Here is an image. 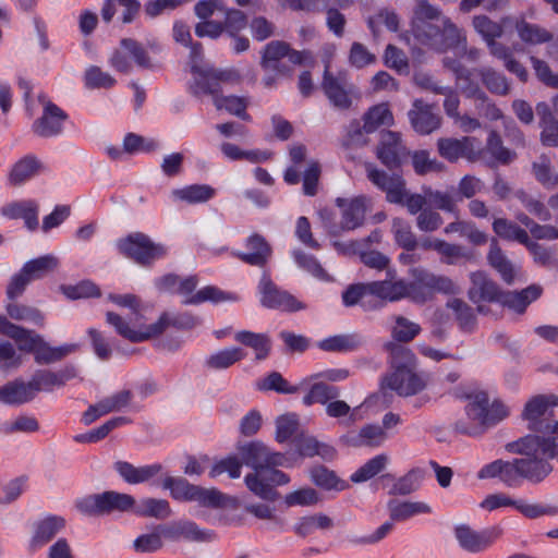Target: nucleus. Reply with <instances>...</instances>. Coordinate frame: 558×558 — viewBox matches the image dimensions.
<instances>
[{
    "label": "nucleus",
    "instance_id": "obj_1",
    "mask_svg": "<svg viewBox=\"0 0 558 558\" xmlns=\"http://www.w3.org/2000/svg\"><path fill=\"white\" fill-rule=\"evenodd\" d=\"M553 471L551 464L529 456L509 461L501 459L485 464L477 473L480 480L499 478L508 487H519L523 480L533 484L543 482Z\"/></svg>",
    "mask_w": 558,
    "mask_h": 558
},
{
    "label": "nucleus",
    "instance_id": "obj_2",
    "mask_svg": "<svg viewBox=\"0 0 558 558\" xmlns=\"http://www.w3.org/2000/svg\"><path fill=\"white\" fill-rule=\"evenodd\" d=\"M106 322L114 327L116 331L123 338L133 343H138L161 335L168 327L172 326L178 329H193L202 324V319L185 312L171 315L165 312L159 319L150 325L144 326L138 330L130 328L128 323L114 312L106 313Z\"/></svg>",
    "mask_w": 558,
    "mask_h": 558
},
{
    "label": "nucleus",
    "instance_id": "obj_3",
    "mask_svg": "<svg viewBox=\"0 0 558 558\" xmlns=\"http://www.w3.org/2000/svg\"><path fill=\"white\" fill-rule=\"evenodd\" d=\"M288 58L292 64H303L312 59L307 50L299 51L282 40H272L262 50L260 68L264 71L262 83L266 88H274L283 76H291L293 69L283 62Z\"/></svg>",
    "mask_w": 558,
    "mask_h": 558
},
{
    "label": "nucleus",
    "instance_id": "obj_4",
    "mask_svg": "<svg viewBox=\"0 0 558 558\" xmlns=\"http://www.w3.org/2000/svg\"><path fill=\"white\" fill-rule=\"evenodd\" d=\"M411 31L422 45L437 52H445L456 48L463 39L461 31L449 17L426 22H412Z\"/></svg>",
    "mask_w": 558,
    "mask_h": 558
},
{
    "label": "nucleus",
    "instance_id": "obj_5",
    "mask_svg": "<svg viewBox=\"0 0 558 558\" xmlns=\"http://www.w3.org/2000/svg\"><path fill=\"white\" fill-rule=\"evenodd\" d=\"M469 398L470 402L466 405V414L470 420L481 427V430L477 428H469L463 423H458L457 429L462 434H481L485 429L501 422L509 414L507 407L500 401L495 400L490 403L487 393L484 391L476 392Z\"/></svg>",
    "mask_w": 558,
    "mask_h": 558
},
{
    "label": "nucleus",
    "instance_id": "obj_6",
    "mask_svg": "<svg viewBox=\"0 0 558 558\" xmlns=\"http://www.w3.org/2000/svg\"><path fill=\"white\" fill-rule=\"evenodd\" d=\"M193 81L191 93L198 97L203 94L219 96L221 83H239L240 75L233 70H218L209 65H192Z\"/></svg>",
    "mask_w": 558,
    "mask_h": 558
},
{
    "label": "nucleus",
    "instance_id": "obj_7",
    "mask_svg": "<svg viewBox=\"0 0 558 558\" xmlns=\"http://www.w3.org/2000/svg\"><path fill=\"white\" fill-rule=\"evenodd\" d=\"M118 247L124 256L141 265H149L167 253L163 245L153 242L148 235L141 232L132 233L120 240Z\"/></svg>",
    "mask_w": 558,
    "mask_h": 558
},
{
    "label": "nucleus",
    "instance_id": "obj_8",
    "mask_svg": "<svg viewBox=\"0 0 558 558\" xmlns=\"http://www.w3.org/2000/svg\"><path fill=\"white\" fill-rule=\"evenodd\" d=\"M556 405H558L556 396L538 395L530 399L522 412V418L527 422V428L547 434L550 421L555 417L554 407Z\"/></svg>",
    "mask_w": 558,
    "mask_h": 558
},
{
    "label": "nucleus",
    "instance_id": "obj_9",
    "mask_svg": "<svg viewBox=\"0 0 558 558\" xmlns=\"http://www.w3.org/2000/svg\"><path fill=\"white\" fill-rule=\"evenodd\" d=\"M508 452L529 456L549 463V459H558V437L544 438L536 435H526L506 445Z\"/></svg>",
    "mask_w": 558,
    "mask_h": 558
},
{
    "label": "nucleus",
    "instance_id": "obj_10",
    "mask_svg": "<svg viewBox=\"0 0 558 558\" xmlns=\"http://www.w3.org/2000/svg\"><path fill=\"white\" fill-rule=\"evenodd\" d=\"M480 506L488 511H493L501 507H513L527 519H538L545 515L558 514L557 506L529 502L524 499H512L502 493L488 495Z\"/></svg>",
    "mask_w": 558,
    "mask_h": 558
},
{
    "label": "nucleus",
    "instance_id": "obj_11",
    "mask_svg": "<svg viewBox=\"0 0 558 558\" xmlns=\"http://www.w3.org/2000/svg\"><path fill=\"white\" fill-rule=\"evenodd\" d=\"M130 59L140 68H155L153 59L141 43L132 38H123L120 41V48L112 53L110 64L119 72L130 73L132 70Z\"/></svg>",
    "mask_w": 558,
    "mask_h": 558
},
{
    "label": "nucleus",
    "instance_id": "obj_12",
    "mask_svg": "<svg viewBox=\"0 0 558 558\" xmlns=\"http://www.w3.org/2000/svg\"><path fill=\"white\" fill-rule=\"evenodd\" d=\"M320 87L330 105L338 110H349L353 104L355 86L349 82L345 72L338 75H323Z\"/></svg>",
    "mask_w": 558,
    "mask_h": 558
},
{
    "label": "nucleus",
    "instance_id": "obj_13",
    "mask_svg": "<svg viewBox=\"0 0 558 558\" xmlns=\"http://www.w3.org/2000/svg\"><path fill=\"white\" fill-rule=\"evenodd\" d=\"M425 386V379L416 371H397L390 372L381 378L380 391L384 397H388L389 391H393L400 397H410L421 392Z\"/></svg>",
    "mask_w": 558,
    "mask_h": 558
},
{
    "label": "nucleus",
    "instance_id": "obj_14",
    "mask_svg": "<svg viewBox=\"0 0 558 558\" xmlns=\"http://www.w3.org/2000/svg\"><path fill=\"white\" fill-rule=\"evenodd\" d=\"M501 534L502 530L498 526L486 529L482 532L472 529L465 523L458 524L454 527V536L460 547L472 554L484 551Z\"/></svg>",
    "mask_w": 558,
    "mask_h": 558
},
{
    "label": "nucleus",
    "instance_id": "obj_15",
    "mask_svg": "<svg viewBox=\"0 0 558 558\" xmlns=\"http://www.w3.org/2000/svg\"><path fill=\"white\" fill-rule=\"evenodd\" d=\"M258 290L262 294L260 303L267 308L295 312L305 307L292 294L280 290L266 275L260 278Z\"/></svg>",
    "mask_w": 558,
    "mask_h": 558
},
{
    "label": "nucleus",
    "instance_id": "obj_16",
    "mask_svg": "<svg viewBox=\"0 0 558 558\" xmlns=\"http://www.w3.org/2000/svg\"><path fill=\"white\" fill-rule=\"evenodd\" d=\"M452 64L451 71L454 74L457 87L461 93L466 98H473L483 104L487 102V116L490 119L497 120L501 118V111L495 105L488 102V97L485 92L482 90L478 83L471 78V71L458 61H452Z\"/></svg>",
    "mask_w": 558,
    "mask_h": 558
},
{
    "label": "nucleus",
    "instance_id": "obj_17",
    "mask_svg": "<svg viewBox=\"0 0 558 558\" xmlns=\"http://www.w3.org/2000/svg\"><path fill=\"white\" fill-rule=\"evenodd\" d=\"M197 287V278L194 276L187 277L185 279L179 278V284L177 292L181 295H185L186 299L183 301L185 305H196L207 301L218 303L227 300H232V298L221 291L220 289L214 286H207L196 293H193L195 288Z\"/></svg>",
    "mask_w": 558,
    "mask_h": 558
},
{
    "label": "nucleus",
    "instance_id": "obj_18",
    "mask_svg": "<svg viewBox=\"0 0 558 558\" xmlns=\"http://www.w3.org/2000/svg\"><path fill=\"white\" fill-rule=\"evenodd\" d=\"M44 105L43 114L34 121L33 132L39 137H53L63 130V123L68 114L53 102L40 98Z\"/></svg>",
    "mask_w": 558,
    "mask_h": 558
},
{
    "label": "nucleus",
    "instance_id": "obj_19",
    "mask_svg": "<svg viewBox=\"0 0 558 558\" xmlns=\"http://www.w3.org/2000/svg\"><path fill=\"white\" fill-rule=\"evenodd\" d=\"M133 398L131 390H120L114 395L108 396L95 404H92L82 415V421L85 425H90L97 418L109 414L111 412H118L126 408Z\"/></svg>",
    "mask_w": 558,
    "mask_h": 558
},
{
    "label": "nucleus",
    "instance_id": "obj_20",
    "mask_svg": "<svg viewBox=\"0 0 558 558\" xmlns=\"http://www.w3.org/2000/svg\"><path fill=\"white\" fill-rule=\"evenodd\" d=\"M536 114L539 118L541 142L545 146H558V95L553 98V107L541 101L536 105Z\"/></svg>",
    "mask_w": 558,
    "mask_h": 558
},
{
    "label": "nucleus",
    "instance_id": "obj_21",
    "mask_svg": "<svg viewBox=\"0 0 558 558\" xmlns=\"http://www.w3.org/2000/svg\"><path fill=\"white\" fill-rule=\"evenodd\" d=\"M408 150L401 142L400 134L391 131L381 133L377 146V158L389 169L398 168L408 156Z\"/></svg>",
    "mask_w": 558,
    "mask_h": 558
},
{
    "label": "nucleus",
    "instance_id": "obj_22",
    "mask_svg": "<svg viewBox=\"0 0 558 558\" xmlns=\"http://www.w3.org/2000/svg\"><path fill=\"white\" fill-rule=\"evenodd\" d=\"M408 118L415 132L427 135L436 131L441 123L439 114L434 112V106L422 99H415L408 112Z\"/></svg>",
    "mask_w": 558,
    "mask_h": 558
},
{
    "label": "nucleus",
    "instance_id": "obj_23",
    "mask_svg": "<svg viewBox=\"0 0 558 558\" xmlns=\"http://www.w3.org/2000/svg\"><path fill=\"white\" fill-rule=\"evenodd\" d=\"M0 332L13 339L21 351L33 353L34 355L44 339L34 330L17 326L2 315H0Z\"/></svg>",
    "mask_w": 558,
    "mask_h": 558
},
{
    "label": "nucleus",
    "instance_id": "obj_24",
    "mask_svg": "<svg viewBox=\"0 0 558 558\" xmlns=\"http://www.w3.org/2000/svg\"><path fill=\"white\" fill-rule=\"evenodd\" d=\"M385 280L369 282L371 295H375L383 301L397 302L405 299L407 281L397 278L395 269H387Z\"/></svg>",
    "mask_w": 558,
    "mask_h": 558
},
{
    "label": "nucleus",
    "instance_id": "obj_25",
    "mask_svg": "<svg viewBox=\"0 0 558 558\" xmlns=\"http://www.w3.org/2000/svg\"><path fill=\"white\" fill-rule=\"evenodd\" d=\"M543 292L538 284H531L521 291H501L497 303L518 314H523L526 307L537 300Z\"/></svg>",
    "mask_w": 558,
    "mask_h": 558
},
{
    "label": "nucleus",
    "instance_id": "obj_26",
    "mask_svg": "<svg viewBox=\"0 0 558 558\" xmlns=\"http://www.w3.org/2000/svg\"><path fill=\"white\" fill-rule=\"evenodd\" d=\"M470 278L472 286L468 294L472 302H498L502 290L484 271L472 272Z\"/></svg>",
    "mask_w": 558,
    "mask_h": 558
},
{
    "label": "nucleus",
    "instance_id": "obj_27",
    "mask_svg": "<svg viewBox=\"0 0 558 558\" xmlns=\"http://www.w3.org/2000/svg\"><path fill=\"white\" fill-rule=\"evenodd\" d=\"M368 199L365 196H357L350 202L343 198H337L339 207H343L340 230H354L363 225Z\"/></svg>",
    "mask_w": 558,
    "mask_h": 558
},
{
    "label": "nucleus",
    "instance_id": "obj_28",
    "mask_svg": "<svg viewBox=\"0 0 558 558\" xmlns=\"http://www.w3.org/2000/svg\"><path fill=\"white\" fill-rule=\"evenodd\" d=\"M293 445L301 458L320 457L326 461H330L336 457V449L330 445L318 441L314 436L301 432L293 438Z\"/></svg>",
    "mask_w": 558,
    "mask_h": 558
},
{
    "label": "nucleus",
    "instance_id": "obj_29",
    "mask_svg": "<svg viewBox=\"0 0 558 558\" xmlns=\"http://www.w3.org/2000/svg\"><path fill=\"white\" fill-rule=\"evenodd\" d=\"M366 172L368 180L386 193V198L389 203L400 199V191L405 184L404 180L400 175H389L373 165L366 166Z\"/></svg>",
    "mask_w": 558,
    "mask_h": 558
},
{
    "label": "nucleus",
    "instance_id": "obj_30",
    "mask_svg": "<svg viewBox=\"0 0 558 558\" xmlns=\"http://www.w3.org/2000/svg\"><path fill=\"white\" fill-rule=\"evenodd\" d=\"M114 470L118 474L129 484L136 485L149 482L153 477L159 474L162 465L159 463L135 466L126 461H117Z\"/></svg>",
    "mask_w": 558,
    "mask_h": 558
},
{
    "label": "nucleus",
    "instance_id": "obj_31",
    "mask_svg": "<svg viewBox=\"0 0 558 558\" xmlns=\"http://www.w3.org/2000/svg\"><path fill=\"white\" fill-rule=\"evenodd\" d=\"M248 252L238 253V257L252 266L263 267L271 256V247L258 233L252 234L246 241Z\"/></svg>",
    "mask_w": 558,
    "mask_h": 558
},
{
    "label": "nucleus",
    "instance_id": "obj_32",
    "mask_svg": "<svg viewBox=\"0 0 558 558\" xmlns=\"http://www.w3.org/2000/svg\"><path fill=\"white\" fill-rule=\"evenodd\" d=\"M242 462L255 472L267 470L269 447L259 440L250 441L238 447Z\"/></svg>",
    "mask_w": 558,
    "mask_h": 558
},
{
    "label": "nucleus",
    "instance_id": "obj_33",
    "mask_svg": "<svg viewBox=\"0 0 558 558\" xmlns=\"http://www.w3.org/2000/svg\"><path fill=\"white\" fill-rule=\"evenodd\" d=\"M44 169L45 166L37 157L27 155L13 165L8 178L9 183L12 186H20Z\"/></svg>",
    "mask_w": 558,
    "mask_h": 558
},
{
    "label": "nucleus",
    "instance_id": "obj_34",
    "mask_svg": "<svg viewBox=\"0 0 558 558\" xmlns=\"http://www.w3.org/2000/svg\"><path fill=\"white\" fill-rule=\"evenodd\" d=\"M80 349L77 343H64L59 347L50 345L43 339L34 360L39 365H49L62 361L66 356L75 353Z\"/></svg>",
    "mask_w": 558,
    "mask_h": 558
},
{
    "label": "nucleus",
    "instance_id": "obj_35",
    "mask_svg": "<svg viewBox=\"0 0 558 558\" xmlns=\"http://www.w3.org/2000/svg\"><path fill=\"white\" fill-rule=\"evenodd\" d=\"M385 350L389 354L391 372L415 371L416 359L412 350L396 342H387Z\"/></svg>",
    "mask_w": 558,
    "mask_h": 558
},
{
    "label": "nucleus",
    "instance_id": "obj_36",
    "mask_svg": "<svg viewBox=\"0 0 558 558\" xmlns=\"http://www.w3.org/2000/svg\"><path fill=\"white\" fill-rule=\"evenodd\" d=\"M65 526V520L62 517L51 515L38 521L35 525L32 545L34 547L43 546L50 542Z\"/></svg>",
    "mask_w": 558,
    "mask_h": 558
},
{
    "label": "nucleus",
    "instance_id": "obj_37",
    "mask_svg": "<svg viewBox=\"0 0 558 558\" xmlns=\"http://www.w3.org/2000/svg\"><path fill=\"white\" fill-rule=\"evenodd\" d=\"M413 281H407L405 299H410L416 304H424L434 299L432 288L425 284L427 281V270L414 269L412 271Z\"/></svg>",
    "mask_w": 558,
    "mask_h": 558
},
{
    "label": "nucleus",
    "instance_id": "obj_38",
    "mask_svg": "<svg viewBox=\"0 0 558 558\" xmlns=\"http://www.w3.org/2000/svg\"><path fill=\"white\" fill-rule=\"evenodd\" d=\"M34 399L29 383L21 379L9 381L0 387V402L5 404H23Z\"/></svg>",
    "mask_w": 558,
    "mask_h": 558
},
{
    "label": "nucleus",
    "instance_id": "obj_39",
    "mask_svg": "<svg viewBox=\"0 0 558 558\" xmlns=\"http://www.w3.org/2000/svg\"><path fill=\"white\" fill-rule=\"evenodd\" d=\"M421 326L403 315H393L390 327L392 342L402 344L414 340L421 332Z\"/></svg>",
    "mask_w": 558,
    "mask_h": 558
},
{
    "label": "nucleus",
    "instance_id": "obj_40",
    "mask_svg": "<svg viewBox=\"0 0 558 558\" xmlns=\"http://www.w3.org/2000/svg\"><path fill=\"white\" fill-rule=\"evenodd\" d=\"M216 195V190L207 184H192L182 189L172 190L171 196L175 201L187 204L206 203Z\"/></svg>",
    "mask_w": 558,
    "mask_h": 558
},
{
    "label": "nucleus",
    "instance_id": "obj_41",
    "mask_svg": "<svg viewBox=\"0 0 558 558\" xmlns=\"http://www.w3.org/2000/svg\"><path fill=\"white\" fill-rule=\"evenodd\" d=\"M387 506L391 521H405L413 515L432 512V508L421 501L390 500Z\"/></svg>",
    "mask_w": 558,
    "mask_h": 558
},
{
    "label": "nucleus",
    "instance_id": "obj_42",
    "mask_svg": "<svg viewBox=\"0 0 558 558\" xmlns=\"http://www.w3.org/2000/svg\"><path fill=\"white\" fill-rule=\"evenodd\" d=\"M487 259L492 267H494L501 276L505 282L511 284L514 281L515 269L512 263L504 254L498 245L496 239L490 241V247L487 255Z\"/></svg>",
    "mask_w": 558,
    "mask_h": 558
},
{
    "label": "nucleus",
    "instance_id": "obj_43",
    "mask_svg": "<svg viewBox=\"0 0 558 558\" xmlns=\"http://www.w3.org/2000/svg\"><path fill=\"white\" fill-rule=\"evenodd\" d=\"M100 496L104 514L112 512H134L135 499L129 494L107 490L101 493Z\"/></svg>",
    "mask_w": 558,
    "mask_h": 558
},
{
    "label": "nucleus",
    "instance_id": "obj_44",
    "mask_svg": "<svg viewBox=\"0 0 558 558\" xmlns=\"http://www.w3.org/2000/svg\"><path fill=\"white\" fill-rule=\"evenodd\" d=\"M393 123V116L387 104L373 106L363 116L362 130L365 133H373L378 128L389 126Z\"/></svg>",
    "mask_w": 558,
    "mask_h": 558
},
{
    "label": "nucleus",
    "instance_id": "obj_45",
    "mask_svg": "<svg viewBox=\"0 0 558 558\" xmlns=\"http://www.w3.org/2000/svg\"><path fill=\"white\" fill-rule=\"evenodd\" d=\"M446 306L452 311L462 331L471 332L475 329L476 316L473 308L465 301L452 298L447 301Z\"/></svg>",
    "mask_w": 558,
    "mask_h": 558
},
{
    "label": "nucleus",
    "instance_id": "obj_46",
    "mask_svg": "<svg viewBox=\"0 0 558 558\" xmlns=\"http://www.w3.org/2000/svg\"><path fill=\"white\" fill-rule=\"evenodd\" d=\"M532 174L545 189L551 190L558 185V173L554 170L551 159L545 154L532 162Z\"/></svg>",
    "mask_w": 558,
    "mask_h": 558
},
{
    "label": "nucleus",
    "instance_id": "obj_47",
    "mask_svg": "<svg viewBox=\"0 0 558 558\" xmlns=\"http://www.w3.org/2000/svg\"><path fill=\"white\" fill-rule=\"evenodd\" d=\"M519 38L527 45H541L553 39V34L546 28L519 20L514 24Z\"/></svg>",
    "mask_w": 558,
    "mask_h": 558
},
{
    "label": "nucleus",
    "instance_id": "obj_48",
    "mask_svg": "<svg viewBox=\"0 0 558 558\" xmlns=\"http://www.w3.org/2000/svg\"><path fill=\"white\" fill-rule=\"evenodd\" d=\"M244 482L247 486V488L257 497L268 500V501H275L278 499L279 494L277 490L270 485V483L267 481L265 471H258L248 473Z\"/></svg>",
    "mask_w": 558,
    "mask_h": 558
},
{
    "label": "nucleus",
    "instance_id": "obj_49",
    "mask_svg": "<svg viewBox=\"0 0 558 558\" xmlns=\"http://www.w3.org/2000/svg\"><path fill=\"white\" fill-rule=\"evenodd\" d=\"M439 155L453 162L462 157H466L471 148V138H439L437 142Z\"/></svg>",
    "mask_w": 558,
    "mask_h": 558
},
{
    "label": "nucleus",
    "instance_id": "obj_50",
    "mask_svg": "<svg viewBox=\"0 0 558 558\" xmlns=\"http://www.w3.org/2000/svg\"><path fill=\"white\" fill-rule=\"evenodd\" d=\"M5 310L9 317L14 320L27 322L38 327L45 325V316L36 307L20 304L13 300L7 304Z\"/></svg>",
    "mask_w": 558,
    "mask_h": 558
},
{
    "label": "nucleus",
    "instance_id": "obj_51",
    "mask_svg": "<svg viewBox=\"0 0 558 558\" xmlns=\"http://www.w3.org/2000/svg\"><path fill=\"white\" fill-rule=\"evenodd\" d=\"M444 232L446 234L459 233L474 245H482L487 241L486 234L482 232L474 222L469 220H456L450 222L445 227Z\"/></svg>",
    "mask_w": 558,
    "mask_h": 558
},
{
    "label": "nucleus",
    "instance_id": "obj_52",
    "mask_svg": "<svg viewBox=\"0 0 558 558\" xmlns=\"http://www.w3.org/2000/svg\"><path fill=\"white\" fill-rule=\"evenodd\" d=\"M494 232L501 239L507 241H517L520 244L529 243V233L519 227L515 222L506 218H497L493 222Z\"/></svg>",
    "mask_w": 558,
    "mask_h": 558
},
{
    "label": "nucleus",
    "instance_id": "obj_53",
    "mask_svg": "<svg viewBox=\"0 0 558 558\" xmlns=\"http://www.w3.org/2000/svg\"><path fill=\"white\" fill-rule=\"evenodd\" d=\"M234 339L235 341L255 350L257 360L266 359L269 353L270 340L264 333L241 330L234 335Z\"/></svg>",
    "mask_w": 558,
    "mask_h": 558
},
{
    "label": "nucleus",
    "instance_id": "obj_54",
    "mask_svg": "<svg viewBox=\"0 0 558 558\" xmlns=\"http://www.w3.org/2000/svg\"><path fill=\"white\" fill-rule=\"evenodd\" d=\"M59 259L53 255H45L31 259L24 264L22 269L32 281L41 279L46 275L57 269Z\"/></svg>",
    "mask_w": 558,
    "mask_h": 558
},
{
    "label": "nucleus",
    "instance_id": "obj_55",
    "mask_svg": "<svg viewBox=\"0 0 558 558\" xmlns=\"http://www.w3.org/2000/svg\"><path fill=\"white\" fill-rule=\"evenodd\" d=\"M391 232L396 243L405 251H414L418 243L411 225L402 218H393L391 221Z\"/></svg>",
    "mask_w": 558,
    "mask_h": 558
},
{
    "label": "nucleus",
    "instance_id": "obj_56",
    "mask_svg": "<svg viewBox=\"0 0 558 558\" xmlns=\"http://www.w3.org/2000/svg\"><path fill=\"white\" fill-rule=\"evenodd\" d=\"M310 476L313 483L324 489L343 490L348 484L338 478L336 473L326 466L316 465L311 469Z\"/></svg>",
    "mask_w": 558,
    "mask_h": 558
},
{
    "label": "nucleus",
    "instance_id": "obj_57",
    "mask_svg": "<svg viewBox=\"0 0 558 558\" xmlns=\"http://www.w3.org/2000/svg\"><path fill=\"white\" fill-rule=\"evenodd\" d=\"M214 105L217 110H226L230 114L236 116L243 120H248L250 116L246 113L248 99L239 96H215Z\"/></svg>",
    "mask_w": 558,
    "mask_h": 558
},
{
    "label": "nucleus",
    "instance_id": "obj_58",
    "mask_svg": "<svg viewBox=\"0 0 558 558\" xmlns=\"http://www.w3.org/2000/svg\"><path fill=\"white\" fill-rule=\"evenodd\" d=\"M364 343L359 335H338L323 340L319 348L324 351H353Z\"/></svg>",
    "mask_w": 558,
    "mask_h": 558
},
{
    "label": "nucleus",
    "instance_id": "obj_59",
    "mask_svg": "<svg viewBox=\"0 0 558 558\" xmlns=\"http://www.w3.org/2000/svg\"><path fill=\"white\" fill-rule=\"evenodd\" d=\"M245 356L240 348H228L207 357L205 365L210 369H225L241 361Z\"/></svg>",
    "mask_w": 558,
    "mask_h": 558
},
{
    "label": "nucleus",
    "instance_id": "obj_60",
    "mask_svg": "<svg viewBox=\"0 0 558 558\" xmlns=\"http://www.w3.org/2000/svg\"><path fill=\"white\" fill-rule=\"evenodd\" d=\"M169 502L165 499L145 498L135 502L134 513L143 517L165 519L170 514Z\"/></svg>",
    "mask_w": 558,
    "mask_h": 558
},
{
    "label": "nucleus",
    "instance_id": "obj_61",
    "mask_svg": "<svg viewBox=\"0 0 558 558\" xmlns=\"http://www.w3.org/2000/svg\"><path fill=\"white\" fill-rule=\"evenodd\" d=\"M472 25L486 44L498 39L504 35L502 24L493 21L484 14L475 15L472 20Z\"/></svg>",
    "mask_w": 558,
    "mask_h": 558
},
{
    "label": "nucleus",
    "instance_id": "obj_62",
    "mask_svg": "<svg viewBox=\"0 0 558 558\" xmlns=\"http://www.w3.org/2000/svg\"><path fill=\"white\" fill-rule=\"evenodd\" d=\"M478 75L487 89L497 95L505 96L510 90V85L507 77L495 71L492 68H482L478 70Z\"/></svg>",
    "mask_w": 558,
    "mask_h": 558
},
{
    "label": "nucleus",
    "instance_id": "obj_63",
    "mask_svg": "<svg viewBox=\"0 0 558 558\" xmlns=\"http://www.w3.org/2000/svg\"><path fill=\"white\" fill-rule=\"evenodd\" d=\"M301 432L302 430H300V423L296 414H283L276 420L275 438L280 444L286 442L292 437L294 438Z\"/></svg>",
    "mask_w": 558,
    "mask_h": 558
},
{
    "label": "nucleus",
    "instance_id": "obj_64",
    "mask_svg": "<svg viewBox=\"0 0 558 558\" xmlns=\"http://www.w3.org/2000/svg\"><path fill=\"white\" fill-rule=\"evenodd\" d=\"M486 150L501 165H509L517 158V153L504 146L502 140L496 131H490Z\"/></svg>",
    "mask_w": 558,
    "mask_h": 558
}]
</instances>
